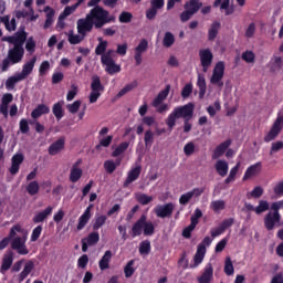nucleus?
I'll return each mask as SVG.
<instances>
[{
  "mask_svg": "<svg viewBox=\"0 0 283 283\" xmlns=\"http://www.w3.org/2000/svg\"><path fill=\"white\" fill-rule=\"evenodd\" d=\"M25 41L28 39L21 40L17 44H13L12 49H9L7 57L2 61L1 72H8L10 70V65H17V63H21L23 61V56H25Z\"/></svg>",
  "mask_w": 283,
  "mask_h": 283,
  "instance_id": "nucleus-1",
  "label": "nucleus"
},
{
  "mask_svg": "<svg viewBox=\"0 0 283 283\" xmlns=\"http://www.w3.org/2000/svg\"><path fill=\"white\" fill-rule=\"evenodd\" d=\"M193 103H188L184 106L175 107L165 120L168 129L171 132V129L176 127V120L180 118H184V120H191V118H193Z\"/></svg>",
  "mask_w": 283,
  "mask_h": 283,
  "instance_id": "nucleus-2",
  "label": "nucleus"
},
{
  "mask_svg": "<svg viewBox=\"0 0 283 283\" xmlns=\"http://www.w3.org/2000/svg\"><path fill=\"white\" fill-rule=\"evenodd\" d=\"M96 23H98V18L96 15V9L93 8L91 11L86 14L85 18H81L76 22L77 33L81 36H87L94 28L96 29Z\"/></svg>",
  "mask_w": 283,
  "mask_h": 283,
  "instance_id": "nucleus-3",
  "label": "nucleus"
},
{
  "mask_svg": "<svg viewBox=\"0 0 283 283\" xmlns=\"http://www.w3.org/2000/svg\"><path fill=\"white\" fill-rule=\"evenodd\" d=\"M143 233L144 235H154L156 233V227L154 222L147 221V214H142L132 227V238H138Z\"/></svg>",
  "mask_w": 283,
  "mask_h": 283,
  "instance_id": "nucleus-4",
  "label": "nucleus"
},
{
  "mask_svg": "<svg viewBox=\"0 0 283 283\" xmlns=\"http://www.w3.org/2000/svg\"><path fill=\"white\" fill-rule=\"evenodd\" d=\"M270 209L271 211H269L263 219L266 231H273V229H275V227L282 222V214H280V209H282V206L280 201L272 202Z\"/></svg>",
  "mask_w": 283,
  "mask_h": 283,
  "instance_id": "nucleus-5",
  "label": "nucleus"
},
{
  "mask_svg": "<svg viewBox=\"0 0 283 283\" xmlns=\"http://www.w3.org/2000/svg\"><path fill=\"white\" fill-rule=\"evenodd\" d=\"M95 13L97 15L96 30H101L107 23H114L116 18L114 15H109V11L105 10L101 6L95 7Z\"/></svg>",
  "mask_w": 283,
  "mask_h": 283,
  "instance_id": "nucleus-6",
  "label": "nucleus"
},
{
  "mask_svg": "<svg viewBox=\"0 0 283 283\" xmlns=\"http://www.w3.org/2000/svg\"><path fill=\"white\" fill-rule=\"evenodd\" d=\"M105 92V86L101 83V77L98 75L92 76L91 83V94H90V103L94 104L98 98H101V94Z\"/></svg>",
  "mask_w": 283,
  "mask_h": 283,
  "instance_id": "nucleus-7",
  "label": "nucleus"
},
{
  "mask_svg": "<svg viewBox=\"0 0 283 283\" xmlns=\"http://www.w3.org/2000/svg\"><path fill=\"white\" fill-rule=\"evenodd\" d=\"M224 62L219 61L213 69L212 76L210 77L211 85H218V87H224Z\"/></svg>",
  "mask_w": 283,
  "mask_h": 283,
  "instance_id": "nucleus-8",
  "label": "nucleus"
},
{
  "mask_svg": "<svg viewBox=\"0 0 283 283\" xmlns=\"http://www.w3.org/2000/svg\"><path fill=\"white\" fill-rule=\"evenodd\" d=\"M282 129H283V116L280 115L276 117L269 133L264 136V143H271L272 140H275V138H277V136H280V134L282 133Z\"/></svg>",
  "mask_w": 283,
  "mask_h": 283,
  "instance_id": "nucleus-9",
  "label": "nucleus"
},
{
  "mask_svg": "<svg viewBox=\"0 0 283 283\" xmlns=\"http://www.w3.org/2000/svg\"><path fill=\"white\" fill-rule=\"evenodd\" d=\"M174 209H176V206L172 202H168L165 205H158L154 208V213L157 218H171L174 216Z\"/></svg>",
  "mask_w": 283,
  "mask_h": 283,
  "instance_id": "nucleus-10",
  "label": "nucleus"
},
{
  "mask_svg": "<svg viewBox=\"0 0 283 283\" xmlns=\"http://www.w3.org/2000/svg\"><path fill=\"white\" fill-rule=\"evenodd\" d=\"M199 59L202 66V72H209L211 63H213V53L209 49H203L199 51Z\"/></svg>",
  "mask_w": 283,
  "mask_h": 283,
  "instance_id": "nucleus-11",
  "label": "nucleus"
},
{
  "mask_svg": "<svg viewBox=\"0 0 283 283\" xmlns=\"http://www.w3.org/2000/svg\"><path fill=\"white\" fill-rule=\"evenodd\" d=\"M23 231H25V230L21 227V224L12 226L8 237L3 238L0 241V251H3V249H7L8 244H10V242H12V239L17 237V233H23Z\"/></svg>",
  "mask_w": 283,
  "mask_h": 283,
  "instance_id": "nucleus-12",
  "label": "nucleus"
},
{
  "mask_svg": "<svg viewBox=\"0 0 283 283\" xmlns=\"http://www.w3.org/2000/svg\"><path fill=\"white\" fill-rule=\"evenodd\" d=\"M142 171H143V167L140 165L132 168L128 171L127 177L123 184L124 189H127V187H129V185H132L133 182H136V180H138L140 178Z\"/></svg>",
  "mask_w": 283,
  "mask_h": 283,
  "instance_id": "nucleus-13",
  "label": "nucleus"
},
{
  "mask_svg": "<svg viewBox=\"0 0 283 283\" xmlns=\"http://www.w3.org/2000/svg\"><path fill=\"white\" fill-rule=\"evenodd\" d=\"M147 48H149V42L147 41V39L140 40L138 45L135 48L134 59L136 65H140L143 63V54L147 52Z\"/></svg>",
  "mask_w": 283,
  "mask_h": 283,
  "instance_id": "nucleus-14",
  "label": "nucleus"
},
{
  "mask_svg": "<svg viewBox=\"0 0 283 283\" xmlns=\"http://www.w3.org/2000/svg\"><path fill=\"white\" fill-rule=\"evenodd\" d=\"M24 39H28V32H25V28H21L14 35L3 36L2 41L10 43L11 45H15L20 43Z\"/></svg>",
  "mask_w": 283,
  "mask_h": 283,
  "instance_id": "nucleus-15",
  "label": "nucleus"
},
{
  "mask_svg": "<svg viewBox=\"0 0 283 283\" xmlns=\"http://www.w3.org/2000/svg\"><path fill=\"white\" fill-rule=\"evenodd\" d=\"M23 160L25 157L23 154H15L11 158V167L9 168V172L11 176H17L19 174V169H21V165H23Z\"/></svg>",
  "mask_w": 283,
  "mask_h": 283,
  "instance_id": "nucleus-16",
  "label": "nucleus"
},
{
  "mask_svg": "<svg viewBox=\"0 0 283 283\" xmlns=\"http://www.w3.org/2000/svg\"><path fill=\"white\" fill-rule=\"evenodd\" d=\"M34 65H36V55H34L33 57H31V60L25 62L22 65V71L18 74L25 81V78H28L30 74H32V72L34 71Z\"/></svg>",
  "mask_w": 283,
  "mask_h": 283,
  "instance_id": "nucleus-17",
  "label": "nucleus"
},
{
  "mask_svg": "<svg viewBox=\"0 0 283 283\" xmlns=\"http://www.w3.org/2000/svg\"><path fill=\"white\" fill-rule=\"evenodd\" d=\"M52 211H54V208L52 206H49L44 210L36 212L32 218L33 224H41V222H45L46 218H50V216H52Z\"/></svg>",
  "mask_w": 283,
  "mask_h": 283,
  "instance_id": "nucleus-18",
  "label": "nucleus"
},
{
  "mask_svg": "<svg viewBox=\"0 0 283 283\" xmlns=\"http://www.w3.org/2000/svg\"><path fill=\"white\" fill-rule=\"evenodd\" d=\"M90 220H92V205H90L85 211L83 212V214L78 218V223H77V231H83V229H85V227H87V222H90Z\"/></svg>",
  "mask_w": 283,
  "mask_h": 283,
  "instance_id": "nucleus-19",
  "label": "nucleus"
},
{
  "mask_svg": "<svg viewBox=\"0 0 283 283\" xmlns=\"http://www.w3.org/2000/svg\"><path fill=\"white\" fill-rule=\"evenodd\" d=\"M211 280H213V264L208 263L203 269V273L197 279V282L211 283Z\"/></svg>",
  "mask_w": 283,
  "mask_h": 283,
  "instance_id": "nucleus-20",
  "label": "nucleus"
},
{
  "mask_svg": "<svg viewBox=\"0 0 283 283\" xmlns=\"http://www.w3.org/2000/svg\"><path fill=\"white\" fill-rule=\"evenodd\" d=\"M231 147V139H227L216 147L212 153V159L218 160L221 156H224V153Z\"/></svg>",
  "mask_w": 283,
  "mask_h": 283,
  "instance_id": "nucleus-21",
  "label": "nucleus"
},
{
  "mask_svg": "<svg viewBox=\"0 0 283 283\" xmlns=\"http://www.w3.org/2000/svg\"><path fill=\"white\" fill-rule=\"evenodd\" d=\"M62 149H65V137H60L53 144H51L49 146V154L50 156H56V154L62 151Z\"/></svg>",
  "mask_w": 283,
  "mask_h": 283,
  "instance_id": "nucleus-22",
  "label": "nucleus"
},
{
  "mask_svg": "<svg viewBox=\"0 0 283 283\" xmlns=\"http://www.w3.org/2000/svg\"><path fill=\"white\" fill-rule=\"evenodd\" d=\"M171 90V85H167L165 90L158 93V95L153 101V107H160L163 101H165L169 96V92Z\"/></svg>",
  "mask_w": 283,
  "mask_h": 283,
  "instance_id": "nucleus-23",
  "label": "nucleus"
},
{
  "mask_svg": "<svg viewBox=\"0 0 283 283\" xmlns=\"http://www.w3.org/2000/svg\"><path fill=\"white\" fill-rule=\"evenodd\" d=\"M200 8H202V2L199 0H189L184 4V10H188L192 15L198 14Z\"/></svg>",
  "mask_w": 283,
  "mask_h": 283,
  "instance_id": "nucleus-24",
  "label": "nucleus"
},
{
  "mask_svg": "<svg viewBox=\"0 0 283 283\" xmlns=\"http://www.w3.org/2000/svg\"><path fill=\"white\" fill-rule=\"evenodd\" d=\"M12 262H14V253L12 251L7 252L2 258L1 271H10L12 268Z\"/></svg>",
  "mask_w": 283,
  "mask_h": 283,
  "instance_id": "nucleus-25",
  "label": "nucleus"
},
{
  "mask_svg": "<svg viewBox=\"0 0 283 283\" xmlns=\"http://www.w3.org/2000/svg\"><path fill=\"white\" fill-rule=\"evenodd\" d=\"M262 169V163L258 161L256 164L247 168L243 180H249V178H253V176H258V172Z\"/></svg>",
  "mask_w": 283,
  "mask_h": 283,
  "instance_id": "nucleus-26",
  "label": "nucleus"
},
{
  "mask_svg": "<svg viewBox=\"0 0 283 283\" xmlns=\"http://www.w3.org/2000/svg\"><path fill=\"white\" fill-rule=\"evenodd\" d=\"M102 64L106 65L105 72H107V74H111V76L120 72V65L116 64L114 60L104 61L102 62Z\"/></svg>",
  "mask_w": 283,
  "mask_h": 283,
  "instance_id": "nucleus-27",
  "label": "nucleus"
},
{
  "mask_svg": "<svg viewBox=\"0 0 283 283\" xmlns=\"http://www.w3.org/2000/svg\"><path fill=\"white\" fill-rule=\"evenodd\" d=\"M221 25L222 24L218 21L211 23L210 28L208 29V41H216Z\"/></svg>",
  "mask_w": 283,
  "mask_h": 283,
  "instance_id": "nucleus-28",
  "label": "nucleus"
},
{
  "mask_svg": "<svg viewBox=\"0 0 283 283\" xmlns=\"http://www.w3.org/2000/svg\"><path fill=\"white\" fill-rule=\"evenodd\" d=\"M50 112V106L45 105V104H39L31 113V118H34V120H36V118H41V116H43V114H48Z\"/></svg>",
  "mask_w": 283,
  "mask_h": 283,
  "instance_id": "nucleus-29",
  "label": "nucleus"
},
{
  "mask_svg": "<svg viewBox=\"0 0 283 283\" xmlns=\"http://www.w3.org/2000/svg\"><path fill=\"white\" fill-rule=\"evenodd\" d=\"M205 253H207V248H205L202 244H199L193 256L195 266H200V264H202V261L205 260Z\"/></svg>",
  "mask_w": 283,
  "mask_h": 283,
  "instance_id": "nucleus-30",
  "label": "nucleus"
},
{
  "mask_svg": "<svg viewBox=\"0 0 283 283\" xmlns=\"http://www.w3.org/2000/svg\"><path fill=\"white\" fill-rule=\"evenodd\" d=\"M21 81H24V80L19 73L8 77L4 83L6 90H9V91L14 90V87H17V83H21Z\"/></svg>",
  "mask_w": 283,
  "mask_h": 283,
  "instance_id": "nucleus-31",
  "label": "nucleus"
},
{
  "mask_svg": "<svg viewBox=\"0 0 283 283\" xmlns=\"http://www.w3.org/2000/svg\"><path fill=\"white\" fill-rule=\"evenodd\" d=\"M34 271V262L28 261L22 270V272L19 274V283L23 282L28 275H30Z\"/></svg>",
  "mask_w": 283,
  "mask_h": 283,
  "instance_id": "nucleus-32",
  "label": "nucleus"
},
{
  "mask_svg": "<svg viewBox=\"0 0 283 283\" xmlns=\"http://www.w3.org/2000/svg\"><path fill=\"white\" fill-rule=\"evenodd\" d=\"M197 87L199 88V98H205L207 94V80L203 74L198 75Z\"/></svg>",
  "mask_w": 283,
  "mask_h": 283,
  "instance_id": "nucleus-33",
  "label": "nucleus"
},
{
  "mask_svg": "<svg viewBox=\"0 0 283 283\" xmlns=\"http://www.w3.org/2000/svg\"><path fill=\"white\" fill-rule=\"evenodd\" d=\"M1 23L4 24V28L8 30V32H14V30H17V19L12 18L10 20V15H3L1 18Z\"/></svg>",
  "mask_w": 283,
  "mask_h": 283,
  "instance_id": "nucleus-34",
  "label": "nucleus"
},
{
  "mask_svg": "<svg viewBox=\"0 0 283 283\" xmlns=\"http://www.w3.org/2000/svg\"><path fill=\"white\" fill-rule=\"evenodd\" d=\"M109 260H112V251L107 250L98 262L101 271L109 269Z\"/></svg>",
  "mask_w": 283,
  "mask_h": 283,
  "instance_id": "nucleus-35",
  "label": "nucleus"
},
{
  "mask_svg": "<svg viewBox=\"0 0 283 283\" xmlns=\"http://www.w3.org/2000/svg\"><path fill=\"white\" fill-rule=\"evenodd\" d=\"M216 170H217V174H219V176L224 178V176L229 174V164L224 160H218L216 164Z\"/></svg>",
  "mask_w": 283,
  "mask_h": 283,
  "instance_id": "nucleus-36",
  "label": "nucleus"
},
{
  "mask_svg": "<svg viewBox=\"0 0 283 283\" xmlns=\"http://www.w3.org/2000/svg\"><path fill=\"white\" fill-rule=\"evenodd\" d=\"M63 105H64V102L60 101V102L55 103L52 107V112H53V115L55 116L56 120H61V118H63V116H65V113L63 112Z\"/></svg>",
  "mask_w": 283,
  "mask_h": 283,
  "instance_id": "nucleus-37",
  "label": "nucleus"
},
{
  "mask_svg": "<svg viewBox=\"0 0 283 283\" xmlns=\"http://www.w3.org/2000/svg\"><path fill=\"white\" fill-rule=\"evenodd\" d=\"M44 12H46V20L44 22L43 29L48 30V28H50V25H52V23H54V9L50 8V7H45L44 8Z\"/></svg>",
  "mask_w": 283,
  "mask_h": 283,
  "instance_id": "nucleus-38",
  "label": "nucleus"
},
{
  "mask_svg": "<svg viewBox=\"0 0 283 283\" xmlns=\"http://www.w3.org/2000/svg\"><path fill=\"white\" fill-rule=\"evenodd\" d=\"M25 242H28L27 234H24L23 237H13V239H11V249H13V251H15L20 247H23L25 244Z\"/></svg>",
  "mask_w": 283,
  "mask_h": 283,
  "instance_id": "nucleus-39",
  "label": "nucleus"
},
{
  "mask_svg": "<svg viewBox=\"0 0 283 283\" xmlns=\"http://www.w3.org/2000/svg\"><path fill=\"white\" fill-rule=\"evenodd\" d=\"M81 178H83V169L81 168H71V172L69 176V180L70 182H78V180H81Z\"/></svg>",
  "mask_w": 283,
  "mask_h": 283,
  "instance_id": "nucleus-40",
  "label": "nucleus"
},
{
  "mask_svg": "<svg viewBox=\"0 0 283 283\" xmlns=\"http://www.w3.org/2000/svg\"><path fill=\"white\" fill-rule=\"evenodd\" d=\"M138 87V81H133L129 84H126L125 87H123L118 93H117V98H123L125 94H128V92H132L133 90H136Z\"/></svg>",
  "mask_w": 283,
  "mask_h": 283,
  "instance_id": "nucleus-41",
  "label": "nucleus"
},
{
  "mask_svg": "<svg viewBox=\"0 0 283 283\" xmlns=\"http://www.w3.org/2000/svg\"><path fill=\"white\" fill-rule=\"evenodd\" d=\"M230 3L231 0L221 1L220 10H224L226 17H231V14L235 12V7H233V4L230 6Z\"/></svg>",
  "mask_w": 283,
  "mask_h": 283,
  "instance_id": "nucleus-42",
  "label": "nucleus"
},
{
  "mask_svg": "<svg viewBox=\"0 0 283 283\" xmlns=\"http://www.w3.org/2000/svg\"><path fill=\"white\" fill-rule=\"evenodd\" d=\"M86 243H88V247H94L95 244H98V241L101 240V234H98L97 231L91 232L87 238H84Z\"/></svg>",
  "mask_w": 283,
  "mask_h": 283,
  "instance_id": "nucleus-43",
  "label": "nucleus"
},
{
  "mask_svg": "<svg viewBox=\"0 0 283 283\" xmlns=\"http://www.w3.org/2000/svg\"><path fill=\"white\" fill-rule=\"evenodd\" d=\"M126 149H129V142L120 143L118 147H116L115 150L112 153V157L118 158V156H122V154H125Z\"/></svg>",
  "mask_w": 283,
  "mask_h": 283,
  "instance_id": "nucleus-44",
  "label": "nucleus"
},
{
  "mask_svg": "<svg viewBox=\"0 0 283 283\" xmlns=\"http://www.w3.org/2000/svg\"><path fill=\"white\" fill-rule=\"evenodd\" d=\"M97 41H99V43L95 48V54L97 56H103L107 51V41H104L103 38H98Z\"/></svg>",
  "mask_w": 283,
  "mask_h": 283,
  "instance_id": "nucleus-45",
  "label": "nucleus"
},
{
  "mask_svg": "<svg viewBox=\"0 0 283 283\" xmlns=\"http://www.w3.org/2000/svg\"><path fill=\"white\" fill-rule=\"evenodd\" d=\"M139 253L140 255H149L151 253V242L149 240L139 243Z\"/></svg>",
  "mask_w": 283,
  "mask_h": 283,
  "instance_id": "nucleus-46",
  "label": "nucleus"
},
{
  "mask_svg": "<svg viewBox=\"0 0 283 283\" xmlns=\"http://www.w3.org/2000/svg\"><path fill=\"white\" fill-rule=\"evenodd\" d=\"M174 43H176V36H174V33L171 32H166L164 35V40H163V45L164 48H171V45H174Z\"/></svg>",
  "mask_w": 283,
  "mask_h": 283,
  "instance_id": "nucleus-47",
  "label": "nucleus"
},
{
  "mask_svg": "<svg viewBox=\"0 0 283 283\" xmlns=\"http://www.w3.org/2000/svg\"><path fill=\"white\" fill-rule=\"evenodd\" d=\"M144 143H145L146 149H150L151 146L154 145V132H151V129H148L145 132Z\"/></svg>",
  "mask_w": 283,
  "mask_h": 283,
  "instance_id": "nucleus-48",
  "label": "nucleus"
},
{
  "mask_svg": "<svg viewBox=\"0 0 283 283\" xmlns=\"http://www.w3.org/2000/svg\"><path fill=\"white\" fill-rule=\"evenodd\" d=\"M223 271L226 275H233V273H235V268H233V261H231V256L226 258Z\"/></svg>",
  "mask_w": 283,
  "mask_h": 283,
  "instance_id": "nucleus-49",
  "label": "nucleus"
},
{
  "mask_svg": "<svg viewBox=\"0 0 283 283\" xmlns=\"http://www.w3.org/2000/svg\"><path fill=\"white\" fill-rule=\"evenodd\" d=\"M107 222V216L102 214L98 217H95V222L93 223V231H98L101 227H103Z\"/></svg>",
  "mask_w": 283,
  "mask_h": 283,
  "instance_id": "nucleus-50",
  "label": "nucleus"
},
{
  "mask_svg": "<svg viewBox=\"0 0 283 283\" xmlns=\"http://www.w3.org/2000/svg\"><path fill=\"white\" fill-rule=\"evenodd\" d=\"M136 200H137V202H139V205L147 206V205H149V202H153L154 197L145 195V193H139L136 196Z\"/></svg>",
  "mask_w": 283,
  "mask_h": 283,
  "instance_id": "nucleus-51",
  "label": "nucleus"
},
{
  "mask_svg": "<svg viewBox=\"0 0 283 283\" xmlns=\"http://www.w3.org/2000/svg\"><path fill=\"white\" fill-rule=\"evenodd\" d=\"M196 223L190 222V224L186 228H184L181 235L182 238H186V240L191 239V233L196 230Z\"/></svg>",
  "mask_w": 283,
  "mask_h": 283,
  "instance_id": "nucleus-52",
  "label": "nucleus"
},
{
  "mask_svg": "<svg viewBox=\"0 0 283 283\" xmlns=\"http://www.w3.org/2000/svg\"><path fill=\"white\" fill-rule=\"evenodd\" d=\"M39 181H31L28 186H27V191L29 193V196H36V193H39Z\"/></svg>",
  "mask_w": 283,
  "mask_h": 283,
  "instance_id": "nucleus-53",
  "label": "nucleus"
},
{
  "mask_svg": "<svg viewBox=\"0 0 283 283\" xmlns=\"http://www.w3.org/2000/svg\"><path fill=\"white\" fill-rule=\"evenodd\" d=\"M132 19H134V14L129 11H123L118 17L119 23H132Z\"/></svg>",
  "mask_w": 283,
  "mask_h": 283,
  "instance_id": "nucleus-54",
  "label": "nucleus"
},
{
  "mask_svg": "<svg viewBox=\"0 0 283 283\" xmlns=\"http://www.w3.org/2000/svg\"><path fill=\"white\" fill-rule=\"evenodd\" d=\"M114 140V136L108 135L107 137L99 140V144L95 146V149L99 151L101 147H109Z\"/></svg>",
  "mask_w": 283,
  "mask_h": 283,
  "instance_id": "nucleus-55",
  "label": "nucleus"
},
{
  "mask_svg": "<svg viewBox=\"0 0 283 283\" xmlns=\"http://www.w3.org/2000/svg\"><path fill=\"white\" fill-rule=\"evenodd\" d=\"M254 211L256 216H260V213H264V211H269V201L260 200L259 206L254 208Z\"/></svg>",
  "mask_w": 283,
  "mask_h": 283,
  "instance_id": "nucleus-56",
  "label": "nucleus"
},
{
  "mask_svg": "<svg viewBox=\"0 0 283 283\" xmlns=\"http://www.w3.org/2000/svg\"><path fill=\"white\" fill-rule=\"evenodd\" d=\"M220 109H222V106L218 101L214 102L213 106L210 105L207 107V112L211 118H213V116H216V112H220Z\"/></svg>",
  "mask_w": 283,
  "mask_h": 283,
  "instance_id": "nucleus-57",
  "label": "nucleus"
},
{
  "mask_svg": "<svg viewBox=\"0 0 283 283\" xmlns=\"http://www.w3.org/2000/svg\"><path fill=\"white\" fill-rule=\"evenodd\" d=\"M135 272L136 270L134 269V260H130L124 268L125 277H132Z\"/></svg>",
  "mask_w": 283,
  "mask_h": 283,
  "instance_id": "nucleus-58",
  "label": "nucleus"
},
{
  "mask_svg": "<svg viewBox=\"0 0 283 283\" xmlns=\"http://www.w3.org/2000/svg\"><path fill=\"white\" fill-rule=\"evenodd\" d=\"M263 195H264V189L260 186H256L247 196L248 198H262Z\"/></svg>",
  "mask_w": 283,
  "mask_h": 283,
  "instance_id": "nucleus-59",
  "label": "nucleus"
},
{
  "mask_svg": "<svg viewBox=\"0 0 283 283\" xmlns=\"http://www.w3.org/2000/svg\"><path fill=\"white\" fill-rule=\"evenodd\" d=\"M185 156H193L196 154V144L193 142H189L184 146Z\"/></svg>",
  "mask_w": 283,
  "mask_h": 283,
  "instance_id": "nucleus-60",
  "label": "nucleus"
},
{
  "mask_svg": "<svg viewBox=\"0 0 283 283\" xmlns=\"http://www.w3.org/2000/svg\"><path fill=\"white\" fill-rule=\"evenodd\" d=\"M282 148H283L282 140L273 142L270 149V156H273V154H277V151H282Z\"/></svg>",
  "mask_w": 283,
  "mask_h": 283,
  "instance_id": "nucleus-61",
  "label": "nucleus"
},
{
  "mask_svg": "<svg viewBox=\"0 0 283 283\" xmlns=\"http://www.w3.org/2000/svg\"><path fill=\"white\" fill-rule=\"evenodd\" d=\"M210 207L216 212L224 210L226 203L223 200H216L210 203Z\"/></svg>",
  "mask_w": 283,
  "mask_h": 283,
  "instance_id": "nucleus-62",
  "label": "nucleus"
},
{
  "mask_svg": "<svg viewBox=\"0 0 283 283\" xmlns=\"http://www.w3.org/2000/svg\"><path fill=\"white\" fill-rule=\"evenodd\" d=\"M48 72H50V62L48 60H45L40 64L39 74L41 76H45L48 74Z\"/></svg>",
  "mask_w": 283,
  "mask_h": 283,
  "instance_id": "nucleus-63",
  "label": "nucleus"
},
{
  "mask_svg": "<svg viewBox=\"0 0 283 283\" xmlns=\"http://www.w3.org/2000/svg\"><path fill=\"white\" fill-rule=\"evenodd\" d=\"M273 192L277 198H282L283 196V180L279 181L274 188H273Z\"/></svg>",
  "mask_w": 283,
  "mask_h": 283,
  "instance_id": "nucleus-64",
  "label": "nucleus"
}]
</instances>
